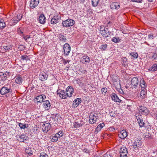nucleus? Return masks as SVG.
<instances>
[{
	"label": "nucleus",
	"instance_id": "26",
	"mask_svg": "<svg viewBox=\"0 0 157 157\" xmlns=\"http://www.w3.org/2000/svg\"><path fill=\"white\" fill-rule=\"evenodd\" d=\"M44 103L43 105L44 106L46 109L47 108V109H48L51 106L50 103L48 100H46L45 101H44Z\"/></svg>",
	"mask_w": 157,
	"mask_h": 157
},
{
	"label": "nucleus",
	"instance_id": "47",
	"mask_svg": "<svg viewBox=\"0 0 157 157\" xmlns=\"http://www.w3.org/2000/svg\"><path fill=\"white\" fill-rule=\"evenodd\" d=\"M40 157H48V156L45 153L43 152L40 153Z\"/></svg>",
	"mask_w": 157,
	"mask_h": 157
},
{
	"label": "nucleus",
	"instance_id": "12",
	"mask_svg": "<svg viewBox=\"0 0 157 157\" xmlns=\"http://www.w3.org/2000/svg\"><path fill=\"white\" fill-rule=\"evenodd\" d=\"M22 17V15L21 14H17L16 17H13L11 21L12 23H17Z\"/></svg>",
	"mask_w": 157,
	"mask_h": 157
},
{
	"label": "nucleus",
	"instance_id": "40",
	"mask_svg": "<svg viewBox=\"0 0 157 157\" xmlns=\"http://www.w3.org/2000/svg\"><path fill=\"white\" fill-rule=\"evenodd\" d=\"M57 94L61 98L65 99L67 98L66 94H62L61 93H59V92H57Z\"/></svg>",
	"mask_w": 157,
	"mask_h": 157
},
{
	"label": "nucleus",
	"instance_id": "46",
	"mask_svg": "<svg viewBox=\"0 0 157 157\" xmlns=\"http://www.w3.org/2000/svg\"><path fill=\"white\" fill-rule=\"evenodd\" d=\"M107 45L106 44H102L101 46L100 49L105 50L107 48Z\"/></svg>",
	"mask_w": 157,
	"mask_h": 157
},
{
	"label": "nucleus",
	"instance_id": "36",
	"mask_svg": "<svg viewBox=\"0 0 157 157\" xmlns=\"http://www.w3.org/2000/svg\"><path fill=\"white\" fill-rule=\"evenodd\" d=\"M99 0H92V5L93 6H96L98 5Z\"/></svg>",
	"mask_w": 157,
	"mask_h": 157
},
{
	"label": "nucleus",
	"instance_id": "19",
	"mask_svg": "<svg viewBox=\"0 0 157 157\" xmlns=\"http://www.w3.org/2000/svg\"><path fill=\"white\" fill-rule=\"evenodd\" d=\"M105 125V124L104 123H101L99 124L96 127L94 131V133L96 134L98 132L101 131V128H102Z\"/></svg>",
	"mask_w": 157,
	"mask_h": 157
},
{
	"label": "nucleus",
	"instance_id": "52",
	"mask_svg": "<svg viewBox=\"0 0 157 157\" xmlns=\"http://www.w3.org/2000/svg\"><path fill=\"white\" fill-rule=\"evenodd\" d=\"M106 157H113L112 155L109 152H107Z\"/></svg>",
	"mask_w": 157,
	"mask_h": 157
},
{
	"label": "nucleus",
	"instance_id": "29",
	"mask_svg": "<svg viewBox=\"0 0 157 157\" xmlns=\"http://www.w3.org/2000/svg\"><path fill=\"white\" fill-rule=\"evenodd\" d=\"M147 94V91L146 89H142L140 92V96L142 98H144Z\"/></svg>",
	"mask_w": 157,
	"mask_h": 157
},
{
	"label": "nucleus",
	"instance_id": "9",
	"mask_svg": "<svg viewBox=\"0 0 157 157\" xmlns=\"http://www.w3.org/2000/svg\"><path fill=\"white\" fill-rule=\"evenodd\" d=\"M39 0H31L30 6L31 9H34L38 5Z\"/></svg>",
	"mask_w": 157,
	"mask_h": 157
},
{
	"label": "nucleus",
	"instance_id": "57",
	"mask_svg": "<svg viewBox=\"0 0 157 157\" xmlns=\"http://www.w3.org/2000/svg\"><path fill=\"white\" fill-rule=\"evenodd\" d=\"M83 151H84L85 152V153H89L90 152V151L88 150L86 148H85V149H84L83 150Z\"/></svg>",
	"mask_w": 157,
	"mask_h": 157
},
{
	"label": "nucleus",
	"instance_id": "59",
	"mask_svg": "<svg viewBox=\"0 0 157 157\" xmlns=\"http://www.w3.org/2000/svg\"><path fill=\"white\" fill-rule=\"evenodd\" d=\"M106 36V37H108L110 35V32L109 31H108L107 32Z\"/></svg>",
	"mask_w": 157,
	"mask_h": 157
},
{
	"label": "nucleus",
	"instance_id": "3",
	"mask_svg": "<svg viewBox=\"0 0 157 157\" xmlns=\"http://www.w3.org/2000/svg\"><path fill=\"white\" fill-rule=\"evenodd\" d=\"M139 111L140 114L144 115H147L149 113V111L148 109L143 106H139Z\"/></svg>",
	"mask_w": 157,
	"mask_h": 157
},
{
	"label": "nucleus",
	"instance_id": "17",
	"mask_svg": "<svg viewBox=\"0 0 157 157\" xmlns=\"http://www.w3.org/2000/svg\"><path fill=\"white\" fill-rule=\"evenodd\" d=\"M127 136L128 134L127 132L124 130L121 131L119 134V137L121 139H124Z\"/></svg>",
	"mask_w": 157,
	"mask_h": 157
},
{
	"label": "nucleus",
	"instance_id": "16",
	"mask_svg": "<svg viewBox=\"0 0 157 157\" xmlns=\"http://www.w3.org/2000/svg\"><path fill=\"white\" fill-rule=\"evenodd\" d=\"M111 97L112 100L114 101L121 102L122 101L118 97L117 95L115 94H112L111 95Z\"/></svg>",
	"mask_w": 157,
	"mask_h": 157
},
{
	"label": "nucleus",
	"instance_id": "42",
	"mask_svg": "<svg viewBox=\"0 0 157 157\" xmlns=\"http://www.w3.org/2000/svg\"><path fill=\"white\" fill-rule=\"evenodd\" d=\"M19 125L21 129H25V128L27 127L25 124H24L21 123H19Z\"/></svg>",
	"mask_w": 157,
	"mask_h": 157
},
{
	"label": "nucleus",
	"instance_id": "5",
	"mask_svg": "<svg viewBox=\"0 0 157 157\" xmlns=\"http://www.w3.org/2000/svg\"><path fill=\"white\" fill-rule=\"evenodd\" d=\"M74 92V89L71 86H68L66 90V95L69 97H71L72 95Z\"/></svg>",
	"mask_w": 157,
	"mask_h": 157
},
{
	"label": "nucleus",
	"instance_id": "31",
	"mask_svg": "<svg viewBox=\"0 0 157 157\" xmlns=\"http://www.w3.org/2000/svg\"><path fill=\"white\" fill-rule=\"evenodd\" d=\"M142 89H146L147 86L146 83L144 80H141L140 81V84Z\"/></svg>",
	"mask_w": 157,
	"mask_h": 157
},
{
	"label": "nucleus",
	"instance_id": "14",
	"mask_svg": "<svg viewBox=\"0 0 157 157\" xmlns=\"http://www.w3.org/2000/svg\"><path fill=\"white\" fill-rule=\"evenodd\" d=\"M111 9L118 10L120 8V3L117 2H113L110 5Z\"/></svg>",
	"mask_w": 157,
	"mask_h": 157
},
{
	"label": "nucleus",
	"instance_id": "43",
	"mask_svg": "<svg viewBox=\"0 0 157 157\" xmlns=\"http://www.w3.org/2000/svg\"><path fill=\"white\" fill-rule=\"evenodd\" d=\"M58 21L56 19V18H54V17H53V18L52 19L51 22V23L53 24H56L58 22Z\"/></svg>",
	"mask_w": 157,
	"mask_h": 157
},
{
	"label": "nucleus",
	"instance_id": "39",
	"mask_svg": "<svg viewBox=\"0 0 157 157\" xmlns=\"http://www.w3.org/2000/svg\"><path fill=\"white\" fill-rule=\"evenodd\" d=\"M1 21H2L0 23V28L3 29L6 27V25L4 20H1Z\"/></svg>",
	"mask_w": 157,
	"mask_h": 157
},
{
	"label": "nucleus",
	"instance_id": "7",
	"mask_svg": "<svg viewBox=\"0 0 157 157\" xmlns=\"http://www.w3.org/2000/svg\"><path fill=\"white\" fill-rule=\"evenodd\" d=\"M120 153V157H126L128 153L127 148L124 147H121Z\"/></svg>",
	"mask_w": 157,
	"mask_h": 157
},
{
	"label": "nucleus",
	"instance_id": "25",
	"mask_svg": "<svg viewBox=\"0 0 157 157\" xmlns=\"http://www.w3.org/2000/svg\"><path fill=\"white\" fill-rule=\"evenodd\" d=\"M9 74V72H6L5 74H4L2 72H0V78L3 81L6 80L7 78L6 73Z\"/></svg>",
	"mask_w": 157,
	"mask_h": 157
},
{
	"label": "nucleus",
	"instance_id": "45",
	"mask_svg": "<svg viewBox=\"0 0 157 157\" xmlns=\"http://www.w3.org/2000/svg\"><path fill=\"white\" fill-rule=\"evenodd\" d=\"M56 136H57L58 137H61L62 136L63 134V132L62 131H59L56 134Z\"/></svg>",
	"mask_w": 157,
	"mask_h": 157
},
{
	"label": "nucleus",
	"instance_id": "13",
	"mask_svg": "<svg viewBox=\"0 0 157 157\" xmlns=\"http://www.w3.org/2000/svg\"><path fill=\"white\" fill-rule=\"evenodd\" d=\"M46 98V96L44 94L40 95L37 96L35 99L37 102L41 103L44 101V100Z\"/></svg>",
	"mask_w": 157,
	"mask_h": 157
},
{
	"label": "nucleus",
	"instance_id": "6",
	"mask_svg": "<svg viewBox=\"0 0 157 157\" xmlns=\"http://www.w3.org/2000/svg\"><path fill=\"white\" fill-rule=\"evenodd\" d=\"M42 129L44 132H47L51 128V126L50 123H45L42 126Z\"/></svg>",
	"mask_w": 157,
	"mask_h": 157
},
{
	"label": "nucleus",
	"instance_id": "20",
	"mask_svg": "<svg viewBox=\"0 0 157 157\" xmlns=\"http://www.w3.org/2000/svg\"><path fill=\"white\" fill-rule=\"evenodd\" d=\"M141 144L140 142V141L137 140L133 144V146L134 148L135 149H137L138 147H140L141 146Z\"/></svg>",
	"mask_w": 157,
	"mask_h": 157
},
{
	"label": "nucleus",
	"instance_id": "28",
	"mask_svg": "<svg viewBox=\"0 0 157 157\" xmlns=\"http://www.w3.org/2000/svg\"><path fill=\"white\" fill-rule=\"evenodd\" d=\"M25 152L28 155L31 156L33 155V152L32 151L31 148L28 147L25 149Z\"/></svg>",
	"mask_w": 157,
	"mask_h": 157
},
{
	"label": "nucleus",
	"instance_id": "4",
	"mask_svg": "<svg viewBox=\"0 0 157 157\" xmlns=\"http://www.w3.org/2000/svg\"><path fill=\"white\" fill-rule=\"evenodd\" d=\"M12 90L11 87L8 85H5L2 87L0 90V93L2 94H5L11 92Z\"/></svg>",
	"mask_w": 157,
	"mask_h": 157
},
{
	"label": "nucleus",
	"instance_id": "18",
	"mask_svg": "<svg viewBox=\"0 0 157 157\" xmlns=\"http://www.w3.org/2000/svg\"><path fill=\"white\" fill-rule=\"evenodd\" d=\"M82 58V61L83 63L86 64L90 62L89 57L86 55H84Z\"/></svg>",
	"mask_w": 157,
	"mask_h": 157
},
{
	"label": "nucleus",
	"instance_id": "27",
	"mask_svg": "<svg viewBox=\"0 0 157 157\" xmlns=\"http://www.w3.org/2000/svg\"><path fill=\"white\" fill-rule=\"evenodd\" d=\"M148 70L152 72L157 71V63L154 64L151 67L149 68Z\"/></svg>",
	"mask_w": 157,
	"mask_h": 157
},
{
	"label": "nucleus",
	"instance_id": "10",
	"mask_svg": "<svg viewBox=\"0 0 157 157\" xmlns=\"http://www.w3.org/2000/svg\"><path fill=\"white\" fill-rule=\"evenodd\" d=\"M16 138L19 141L21 142H24L25 140H27L28 139V137L24 134H22L21 136H17Z\"/></svg>",
	"mask_w": 157,
	"mask_h": 157
},
{
	"label": "nucleus",
	"instance_id": "22",
	"mask_svg": "<svg viewBox=\"0 0 157 157\" xmlns=\"http://www.w3.org/2000/svg\"><path fill=\"white\" fill-rule=\"evenodd\" d=\"M81 102V98H77L75 100L73 101V105L74 107L78 106L80 103Z\"/></svg>",
	"mask_w": 157,
	"mask_h": 157
},
{
	"label": "nucleus",
	"instance_id": "63",
	"mask_svg": "<svg viewBox=\"0 0 157 157\" xmlns=\"http://www.w3.org/2000/svg\"><path fill=\"white\" fill-rule=\"evenodd\" d=\"M79 0L82 2H84L85 1V0Z\"/></svg>",
	"mask_w": 157,
	"mask_h": 157
},
{
	"label": "nucleus",
	"instance_id": "35",
	"mask_svg": "<svg viewBox=\"0 0 157 157\" xmlns=\"http://www.w3.org/2000/svg\"><path fill=\"white\" fill-rule=\"evenodd\" d=\"M21 59L23 60H26L27 61L30 59V58L27 55H24L21 56Z\"/></svg>",
	"mask_w": 157,
	"mask_h": 157
},
{
	"label": "nucleus",
	"instance_id": "38",
	"mask_svg": "<svg viewBox=\"0 0 157 157\" xmlns=\"http://www.w3.org/2000/svg\"><path fill=\"white\" fill-rule=\"evenodd\" d=\"M130 55L134 58H137L138 57V54L137 52H132L129 53Z\"/></svg>",
	"mask_w": 157,
	"mask_h": 157
},
{
	"label": "nucleus",
	"instance_id": "56",
	"mask_svg": "<svg viewBox=\"0 0 157 157\" xmlns=\"http://www.w3.org/2000/svg\"><path fill=\"white\" fill-rule=\"evenodd\" d=\"M63 63L64 65L66 64L67 63H69V61L68 60H66L65 59H63Z\"/></svg>",
	"mask_w": 157,
	"mask_h": 157
},
{
	"label": "nucleus",
	"instance_id": "50",
	"mask_svg": "<svg viewBox=\"0 0 157 157\" xmlns=\"http://www.w3.org/2000/svg\"><path fill=\"white\" fill-rule=\"evenodd\" d=\"M154 36L152 34H149L148 35V40H152L154 39Z\"/></svg>",
	"mask_w": 157,
	"mask_h": 157
},
{
	"label": "nucleus",
	"instance_id": "58",
	"mask_svg": "<svg viewBox=\"0 0 157 157\" xmlns=\"http://www.w3.org/2000/svg\"><path fill=\"white\" fill-rule=\"evenodd\" d=\"M18 33L20 34H23V32L21 31V30H18Z\"/></svg>",
	"mask_w": 157,
	"mask_h": 157
},
{
	"label": "nucleus",
	"instance_id": "53",
	"mask_svg": "<svg viewBox=\"0 0 157 157\" xmlns=\"http://www.w3.org/2000/svg\"><path fill=\"white\" fill-rule=\"evenodd\" d=\"M30 38V36L27 35L26 36H24L23 37V38L25 40H27L28 39H29Z\"/></svg>",
	"mask_w": 157,
	"mask_h": 157
},
{
	"label": "nucleus",
	"instance_id": "11",
	"mask_svg": "<svg viewBox=\"0 0 157 157\" xmlns=\"http://www.w3.org/2000/svg\"><path fill=\"white\" fill-rule=\"evenodd\" d=\"M136 118L138 121L139 126L140 127H143L144 123L143 122L142 116L140 115L136 117Z\"/></svg>",
	"mask_w": 157,
	"mask_h": 157
},
{
	"label": "nucleus",
	"instance_id": "15",
	"mask_svg": "<svg viewBox=\"0 0 157 157\" xmlns=\"http://www.w3.org/2000/svg\"><path fill=\"white\" fill-rule=\"evenodd\" d=\"M138 78L137 77H133L131 81V84L132 86H133V87L135 88L138 85Z\"/></svg>",
	"mask_w": 157,
	"mask_h": 157
},
{
	"label": "nucleus",
	"instance_id": "51",
	"mask_svg": "<svg viewBox=\"0 0 157 157\" xmlns=\"http://www.w3.org/2000/svg\"><path fill=\"white\" fill-rule=\"evenodd\" d=\"M57 92H59V93H61L62 94H66V91H64V90H62L60 89H58L57 91Z\"/></svg>",
	"mask_w": 157,
	"mask_h": 157
},
{
	"label": "nucleus",
	"instance_id": "30",
	"mask_svg": "<svg viewBox=\"0 0 157 157\" xmlns=\"http://www.w3.org/2000/svg\"><path fill=\"white\" fill-rule=\"evenodd\" d=\"M23 78L21 76H18L15 79V82L19 84H21L22 83Z\"/></svg>",
	"mask_w": 157,
	"mask_h": 157
},
{
	"label": "nucleus",
	"instance_id": "1",
	"mask_svg": "<svg viewBox=\"0 0 157 157\" xmlns=\"http://www.w3.org/2000/svg\"><path fill=\"white\" fill-rule=\"evenodd\" d=\"M98 118V114L94 112H91L90 113L89 122L90 124H93L96 123Z\"/></svg>",
	"mask_w": 157,
	"mask_h": 157
},
{
	"label": "nucleus",
	"instance_id": "64",
	"mask_svg": "<svg viewBox=\"0 0 157 157\" xmlns=\"http://www.w3.org/2000/svg\"><path fill=\"white\" fill-rule=\"evenodd\" d=\"M1 20H3L2 19H0V23L2 21H1Z\"/></svg>",
	"mask_w": 157,
	"mask_h": 157
},
{
	"label": "nucleus",
	"instance_id": "62",
	"mask_svg": "<svg viewBox=\"0 0 157 157\" xmlns=\"http://www.w3.org/2000/svg\"><path fill=\"white\" fill-rule=\"evenodd\" d=\"M147 0L149 2H152L153 1V0Z\"/></svg>",
	"mask_w": 157,
	"mask_h": 157
},
{
	"label": "nucleus",
	"instance_id": "54",
	"mask_svg": "<svg viewBox=\"0 0 157 157\" xmlns=\"http://www.w3.org/2000/svg\"><path fill=\"white\" fill-rule=\"evenodd\" d=\"M133 2H135L138 3H141L142 2L143 0H131Z\"/></svg>",
	"mask_w": 157,
	"mask_h": 157
},
{
	"label": "nucleus",
	"instance_id": "44",
	"mask_svg": "<svg viewBox=\"0 0 157 157\" xmlns=\"http://www.w3.org/2000/svg\"><path fill=\"white\" fill-rule=\"evenodd\" d=\"M107 89L106 87L102 88L101 89L102 94L104 95H105L106 92H107Z\"/></svg>",
	"mask_w": 157,
	"mask_h": 157
},
{
	"label": "nucleus",
	"instance_id": "33",
	"mask_svg": "<svg viewBox=\"0 0 157 157\" xmlns=\"http://www.w3.org/2000/svg\"><path fill=\"white\" fill-rule=\"evenodd\" d=\"M121 40V39L117 36L113 38L112 40V41L114 43H119Z\"/></svg>",
	"mask_w": 157,
	"mask_h": 157
},
{
	"label": "nucleus",
	"instance_id": "21",
	"mask_svg": "<svg viewBox=\"0 0 157 157\" xmlns=\"http://www.w3.org/2000/svg\"><path fill=\"white\" fill-rule=\"evenodd\" d=\"M82 122L81 121L75 122L74 123V127L76 128H78L82 127L83 125V124L82 123Z\"/></svg>",
	"mask_w": 157,
	"mask_h": 157
},
{
	"label": "nucleus",
	"instance_id": "37",
	"mask_svg": "<svg viewBox=\"0 0 157 157\" xmlns=\"http://www.w3.org/2000/svg\"><path fill=\"white\" fill-rule=\"evenodd\" d=\"M76 81L79 86H84V84L82 82L79 78L76 79Z\"/></svg>",
	"mask_w": 157,
	"mask_h": 157
},
{
	"label": "nucleus",
	"instance_id": "55",
	"mask_svg": "<svg viewBox=\"0 0 157 157\" xmlns=\"http://www.w3.org/2000/svg\"><path fill=\"white\" fill-rule=\"evenodd\" d=\"M54 18H56V20L58 21V20L61 18V17L59 16H54Z\"/></svg>",
	"mask_w": 157,
	"mask_h": 157
},
{
	"label": "nucleus",
	"instance_id": "24",
	"mask_svg": "<svg viewBox=\"0 0 157 157\" xmlns=\"http://www.w3.org/2000/svg\"><path fill=\"white\" fill-rule=\"evenodd\" d=\"M48 77V75L46 73H42L39 75L40 79L42 81L47 80Z\"/></svg>",
	"mask_w": 157,
	"mask_h": 157
},
{
	"label": "nucleus",
	"instance_id": "23",
	"mask_svg": "<svg viewBox=\"0 0 157 157\" xmlns=\"http://www.w3.org/2000/svg\"><path fill=\"white\" fill-rule=\"evenodd\" d=\"M45 17L43 14H41L39 17L38 21L41 24H44L45 22Z\"/></svg>",
	"mask_w": 157,
	"mask_h": 157
},
{
	"label": "nucleus",
	"instance_id": "34",
	"mask_svg": "<svg viewBox=\"0 0 157 157\" xmlns=\"http://www.w3.org/2000/svg\"><path fill=\"white\" fill-rule=\"evenodd\" d=\"M57 136H56V134L54 136H52V138L50 137L51 139V141L53 142H56L58 140V138H59Z\"/></svg>",
	"mask_w": 157,
	"mask_h": 157
},
{
	"label": "nucleus",
	"instance_id": "41",
	"mask_svg": "<svg viewBox=\"0 0 157 157\" xmlns=\"http://www.w3.org/2000/svg\"><path fill=\"white\" fill-rule=\"evenodd\" d=\"M100 33H101V34L103 36H105V37H106V36L107 33V31L106 30H105V29H104L103 30H100Z\"/></svg>",
	"mask_w": 157,
	"mask_h": 157
},
{
	"label": "nucleus",
	"instance_id": "8",
	"mask_svg": "<svg viewBox=\"0 0 157 157\" xmlns=\"http://www.w3.org/2000/svg\"><path fill=\"white\" fill-rule=\"evenodd\" d=\"M63 50L64 54L66 55H68L71 51V47L67 43L63 45Z\"/></svg>",
	"mask_w": 157,
	"mask_h": 157
},
{
	"label": "nucleus",
	"instance_id": "2",
	"mask_svg": "<svg viewBox=\"0 0 157 157\" xmlns=\"http://www.w3.org/2000/svg\"><path fill=\"white\" fill-rule=\"evenodd\" d=\"M75 24V21L72 19L68 18L65 21H63L62 24L63 27H69L73 26Z\"/></svg>",
	"mask_w": 157,
	"mask_h": 157
},
{
	"label": "nucleus",
	"instance_id": "49",
	"mask_svg": "<svg viewBox=\"0 0 157 157\" xmlns=\"http://www.w3.org/2000/svg\"><path fill=\"white\" fill-rule=\"evenodd\" d=\"M152 59L153 60H154L157 59V53H154L152 56Z\"/></svg>",
	"mask_w": 157,
	"mask_h": 157
},
{
	"label": "nucleus",
	"instance_id": "61",
	"mask_svg": "<svg viewBox=\"0 0 157 157\" xmlns=\"http://www.w3.org/2000/svg\"><path fill=\"white\" fill-rule=\"evenodd\" d=\"M155 118L157 120V114H156L155 115Z\"/></svg>",
	"mask_w": 157,
	"mask_h": 157
},
{
	"label": "nucleus",
	"instance_id": "48",
	"mask_svg": "<svg viewBox=\"0 0 157 157\" xmlns=\"http://www.w3.org/2000/svg\"><path fill=\"white\" fill-rule=\"evenodd\" d=\"M11 46L9 45H6V46H3V48L4 49L7 50L8 49H10V48H11Z\"/></svg>",
	"mask_w": 157,
	"mask_h": 157
},
{
	"label": "nucleus",
	"instance_id": "60",
	"mask_svg": "<svg viewBox=\"0 0 157 157\" xmlns=\"http://www.w3.org/2000/svg\"><path fill=\"white\" fill-rule=\"evenodd\" d=\"M109 130L113 131L115 130V128L113 127H111L109 128Z\"/></svg>",
	"mask_w": 157,
	"mask_h": 157
},
{
	"label": "nucleus",
	"instance_id": "32",
	"mask_svg": "<svg viewBox=\"0 0 157 157\" xmlns=\"http://www.w3.org/2000/svg\"><path fill=\"white\" fill-rule=\"evenodd\" d=\"M59 38L62 41H65L67 40L66 37L63 34H60L59 35Z\"/></svg>",
	"mask_w": 157,
	"mask_h": 157
}]
</instances>
